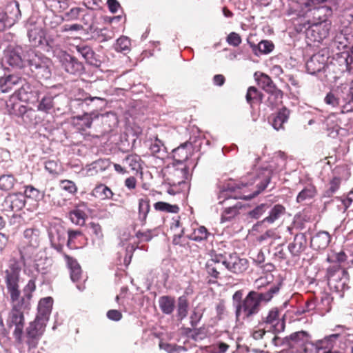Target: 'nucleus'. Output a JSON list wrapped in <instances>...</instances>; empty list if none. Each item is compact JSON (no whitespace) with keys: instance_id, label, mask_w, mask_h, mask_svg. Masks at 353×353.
<instances>
[{"instance_id":"79ce46f5","label":"nucleus","mask_w":353,"mask_h":353,"mask_svg":"<svg viewBox=\"0 0 353 353\" xmlns=\"http://www.w3.org/2000/svg\"><path fill=\"white\" fill-rule=\"evenodd\" d=\"M332 298L327 293L323 294L321 298L320 301L317 303V312L321 314L328 312L331 310V303Z\"/></svg>"},{"instance_id":"a211bd4d","label":"nucleus","mask_w":353,"mask_h":353,"mask_svg":"<svg viewBox=\"0 0 353 353\" xmlns=\"http://www.w3.org/2000/svg\"><path fill=\"white\" fill-rule=\"evenodd\" d=\"M88 205L85 203L78 204L74 209L69 212L70 221L77 225L82 226L85 224L87 218Z\"/></svg>"},{"instance_id":"e2e57ef3","label":"nucleus","mask_w":353,"mask_h":353,"mask_svg":"<svg viewBox=\"0 0 353 353\" xmlns=\"http://www.w3.org/2000/svg\"><path fill=\"white\" fill-rule=\"evenodd\" d=\"M23 197L40 199V192L32 186H27L23 192Z\"/></svg>"},{"instance_id":"cd10ccee","label":"nucleus","mask_w":353,"mask_h":353,"mask_svg":"<svg viewBox=\"0 0 353 353\" xmlns=\"http://www.w3.org/2000/svg\"><path fill=\"white\" fill-rule=\"evenodd\" d=\"M305 248L306 238L302 233L296 234L293 242L288 245V250L292 256H299Z\"/></svg>"},{"instance_id":"09e8293b","label":"nucleus","mask_w":353,"mask_h":353,"mask_svg":"<svg viewBox=\"0 0 353 353\" xmlns=\"http://www.w3.org/2000/svg\"><path fill=\"white\" fill-rule=\"evenodd\" d=\"M74 48L77 52L81 54L83 58L87 61L92 63L91 60L93 58L94 52L89 46L81 43L76 46Z\"/></svg>"},{"instance_id":"bf43d9fd","label":"nucleus","mask_w":353,"mask_h":353,"mask_svg":"<svg viewBox=\"0 0 353 353\" xmlns=\"http://www.w3.org/2000/svg\"><path fill=\"white\" fill-rule=\"evenodd\" d=\"M21 193L15 194L10 196V207L14 212L22 210V201L20 199Z\"/></svg>"},{"instance_id":"a19ab883","label":"nucleus","mask_w":353,"mask_h":353,"mask_svg":"<svg viewBox=\"0 0 353 353\" xmlns=\"http://www.w3.org/2000/svg\"><path fill=\"white\" fill-rule=\"evenodd\" d=\"M28 37L32 45L37 46L41 43L43 32L41 28L34 26L28 30Z\"/></svg>"},{"instance_id":"0eeeda50","label":"nucleus","mask_w":353,"mask_h":353,"mask_svg":"<svg viewBox=\"0 0 353 353\" xmlns=\"http://www.w3.org/2000/svg\"><path fill=\"white\" fill-rule=\"evenodd\" d=\"M163 174L165 181L174 186L185 184L188 178V170L185 164L170 163L163 170Z\"/></svg>"},{"instance_id":"3c124183","label":"nucleus","mask_w":353,"mask_h":353,"mask_svg":"<svg viewBox=\"0 0 353 353\" xmlns=\"http://www.w3.org/2000/svg\"><path fill=\"white\" fill-rule=\"evenodd\" d=\"M48 6L55 12H61L68 7L66 0H48Z\"/></svg>"},{"instance_id":"58836bf2","label":"nucleus","mask_w":353,"mask_h":353,"mask_svg":"<svg viewBox=\"0 0 353 353\" xmlns=\"http://www.w3.org/2000/svg\"><path fill=\"white\" fill-rule=\"evenodd\" d=\"M316 190L313 185H308L303 188L296 196V202L302 203L311 201L316 195Z\"/></svg>"},{"instance_id":"8fccbe9b","label":"nucleus","mask_w":353,"mask_h":353,"mask_svg":"<svg viewBox=\"0 0 353 353\" xmlns=\"http://www.w3.org/2000/svg\"><path fill=\"white\" fill-rule=\"evenodd\" d=\"M261 94L255 87H250L246 94V101L251 105L261 101Z\"/></svg>"},{"instance_id":"dca6fc26","label":"nucleus","mask_w":353,"mask_h":353,"mask_svg":"<svg viewBox=\"0 0 353 353\" xmlns=\"http://www.w3.org/2000/svg\"><path fill=\"white\" fill-rule=\"evenodd\" d=\"M208 274L214 279H218L221 272L225 270L223 256L216 255L208 260L205 265Z\"/></svg>"},{"instance_id":"f03ea898","label":"nucleus","mask_w":353,"mask_h":353,"mask_svg":"<svg viewBox=\"0 0 353 353\" xmlns=\"http://www.w3.org/2000/svg\"><path fill=\"white\" fill-rule=\"evenodd\" d=\"M330 10L324 6L308 8L305 14L300 17L298 23L299 30L305 31L306 37L310 41L321 42L327 37L332 23L327 19L326 13Z\"/></svg>"},{"instance_id":"412c9836","label":"nucleus","mask_w":353,"mask_h":353,"mask_svg":"<svg viewBox=\"0 0 353 353\" xmlns=\"http://www.w3.org/2000/svg\"><path fill=\"white\" fill-rule=\"evenodd\" d=\"M110 165V162L107 159H99L87 165L83 169L86 176H94L99 172L105 171Z\"/></svg>"},{"instance_id":"ea45409f","label":"nucleus","mask_w":353,"mask_h":353,"mask_svg":"<svg viewBox=\"0 0 353 353\" xmlns=\"http://www.w3.org/2000/svg\"><path fill=\"white\" fill-rule=\"evenodd\" d=\"M21 78L13 74L0 78V90L7 92L12 89V85L17 84Z\"/></svg>"},{"instance_id":"20e7f679","label":"nucleus","mask_w":353,"mask_h":353,"mask_svg":"<svg viewBox=\"0 0 353 353\" xmlns=\"http://www.w3.org/2000/svg\"><path fill=\"white\" fill-rule=\"evenodd\" d=\"M272 175V170L271 166L257 168L256 165H254L251 172H249L247 175L241 178V183L243 187L254 186L251 189L252 193L243 196H237L236 195L234 196L243 198L244 200L252 199L267 188Z\"/></svg>"},{"instance_id":"a878e982","label":"nucleus","mask_w":353,"mask_h":353,"mask_svg":"<svg viewBox=\"0 0 353 353\" xmlns=\"http://www.w3.org/2000/svg\"><path fill=\"white\" fill-rule=\"evenodd\" d=\"M7 106L10 108V113L20 116L22 112V97L21 88L15 90L10 96Z\"/></svg>"},{"instance_id":"49530a36","label":"nucleus","mask_w":353,"mask_h":353,"mask_svg":"<svg viewBox=\"0 0 353 353\" xmlns=\"http://www.w3.org/2000/svg\"><path fill=\"white\" fill-rule=\"evenodd\" d=\"M343 102L339 107V112L342 114L348 113L353 111V98L350 96L347 91L343 98Z\"/></svg>"},{"instance_id":"774afa93","label":"nucleus","mask_w":353,"mask_h":353,"mask_svg":"<svg viewBox=\"0 0 353 353\" xmlns=\"http://www.w3.org/2000/svg\"><path fill=\"white\" fill-rule=\"evenodd\" d=\"M315 310L317 311L316 301L315 299H310L305 302L303 309L302 310H299V313L304 314Z\"/></svg>"},{"instance_id":"bb28decb","label":"nucleus","mask_w":353,"mask_h":353,"mask_svg":"<svg viewBox=\"0 0 353 353\" xmlns=\"http://www.w3.org/2000/svg\"><path fill=\"white\" fill-rule=\"evenodd\" d=\"M330 235L327 232H319L311 238V246L314 250L325 249L330 242Z\"/></svg>"},{"instance_id":"b1692460","label":"nucleus","mask_w":353,"mask_h":353,"mask_svg":"<svg viewBox=\"0 0 353 353\" xmlns=\"http://www.w3.org/2000/svg\"><path fill=\"white\" fill-rule=\"evenodd\" d=\"M345 91L339 88L328 92L324 98V102L329 106L336 110L339 109Z\"/></svg>"},{"instance_id":"052dcab7","label":"nucleus","mask_w":353,"mask_h":353,"mask_svg":"<svg viewBox=\"0 0 353 353\" xmlns=\"http://www.w3.org/2000/svg\"><path fill=\"white\" fill-rule=\"evenodd\" d=\"M60 187L61 189L67 191L70 194H74L77 191L75 183L70 180H62L60 181Z\"/></svg>"},{"instance_id":"7c9ffc66","label":"nucleus","mask_w":353,"mask_h":353,"mask_svg":"<svg viewBox=\"0 0 353 353\" xmlns=\"http://www.w3.org/2000/svg\"><path fill=\"white\" fill-rule=\"evenodd\" d=\"M65 259L70 270V279L73 282L79 281L81 278L82 270L80 265L73 258L65 255Z\"/></svg>"},{"instance_id":"13d9d810","label":"nucleus","mask_w":353,"mask_h":353,"mask_svg":"<svg viewBox=\"0 0 353 353\" xmlns=\"http://www.w3.org/2000/svg\"><path fill=\"white\" fill-rule=\"evenodd\" d=\"M239 212V208L236 205L226 208L221 215V221H226L236 216Z\"/></svg>"},{"instance_id":"37998d69","label":"nucleus","mask_w":353,"mask_h":353,"mask_svg":"<svg viewBox=\"0 0 353 353\" xmlns=\"http://www.w3.org/2000/svg\"><path fill=\"white\" fill-rule=\"evenodd\" d=\"M159 307L161 311L167 314H171L174 308V299L164 296L159 299Z\"/></svg>"},{"instance_id":"338daca9","label":"nucleus","mask_w":353,"mask_h":353,"mask_svg":"<svg viewBox=\"0 0 353 353\" xmlns=\"http://www.w3.org/2000/svg\"><path fill=\"white\" fill-rule=\"evenodd\" d=\"M52 108V99L50 97H44L39 103L38 109L48 112Z\"/></svg>"},{"instance_id":"603ef678","label":"nucleus","mask_w":353,"mask_h":353,"mask_svg":"<svg viewBox=\"0 0 353 353\" xmlns=\"http://www.w3.org/2000/svg\"><path fill=\"white\" fill-rule=\"evenodd\" d=\"M130 40L127 37H121L117 40L114 49L117 52H126L130 50Z\"/></svg>"},{"instance_id":"393cba45","label":"nucleus","mask_w":353,"mask_h":353,"mask_svg":"<svg viewBox=\"0 0 353 353\" xmlns=\"http://www.w3.org/2000/svg\"><path fill=\"white\" fill-rule=\"evenodd\" d=\"M285 212L286 209L283 205L276 204L270 208L268 216L264 218L261 221L258 222L254 227L266 223L268 224H272L283 216Z\"/></svg>"},{"instance_id":"0e129e2a","label":"nucleus","mask_w":353,"mask_h":353,"mask_svg":"<svg viewBox=\"0 0 353 353\" xmlns=\"http://www.w3.org/2000/svg\"><path fill=\"white\" fill-rule=\"evenodd\" d=\"M226 41L229 45L237 47L241 44L242 40L239 34L232 32L228 35Z\"/></svg>"},{"instance_id":"1a4fd4ad","label":"nucleus","mask_w":353,"mask_h":353,"mask_svg":"<svg viewBox=\"0 0 353 353\" xmlns=\"http://www.w3.org/2000/svg\"><path fill=\"white\" fill-rule=\"evenodd\" d=\"M328 59L329 56L326 50H321L313 54L306 62L307 72L311 74H315L323 70L325 72H330L335 63L332 62L330 65H328Z\"/></svg>"},{"instance_id":"de8ad7c7","label":"nucleus","mask_w":353,"mask_h":353,"mask_svg":"<svg viewBox=\"0 0 353 353\" xmlns=\"http://www.w3.org/2000/svg\"><path fill=\"white\" fill-rule=\"evenodd\" d=\"M154 208L156 210L158 211L174 214L178 213L179 211V207L177 205H171L163 201L155 203Z\"/></svg>"},{"instance_id":"9d476101","label":"nucleus","mask_w":353,"mask_h":353,"mask_svg":"<svg viewBox=\"0 0 353 353\" xmlns=\"http://www.w3.org/2000/svg\"><path fill=\"white\" fill-rule=\"evenodd\" d=\"M53 54L54 57L59 61L61 67L66 72L71 74L79 75L83 72V64L65 51L55 49L53 50Z\"/></svg>"},{"instance_id":"680f3d73","label":"nucleus","mask_w":353,"mask_h":353,"mask_svg":"<svg viewBox=\"0 0 353 353\" xmlns=\"http://www.w3.org/2000/svg\"><path fill=\"white\" fill-rule=\"evenodd\" d=\"M97 194H99L103 199H110L113 195L111 190L105 185H99L94 189Z\"/></svg>"},{"instance_id":"864d4df0","label":"nucleus","mask_w":353,"mask_h":353,"mask_svg":"<svg viewBox=\"0 0 353 353\" xmlns=\"http://www.w3.org/2000/svg\"><path fill=\"white\" fill-rule=\"evenodd\" d=\"M270 205L261 203L248 212V216L254 219H259L268 209Z\"/></svg>"},{"instance_id":"f3484780","label":"nucleus","mask_w":353,"mask_h":353,"mask_svg":"<svg viewBox=\"0 0 353 353\" xmlns=\"http://www.w3.org/2000/svg\"><path fill=\"white\" fill-rule=\"evenodd\" d=\"M22 50L8 47L4 52L3 61L13 68H21L22 65Z\"/></svg>"},{"instance_id":"f704fd0d","label":"nucleus","mask_w":353,"mask_h":353,"mask_svg":"<svg viewBox=\"0 0 353 353\" xmlns=\"http://www.w3.org/2000/svg\"><path fill=\"white\" fill-rule=\"evenodd\" d=\"M150 150L152 154L159 159H164L167 155V149L161 140L156 137L151 142Z\"/></svg>"},{"instance_id":"2eb2a0df","label":"nucleus","mask_w":353,"mask_h":353,"mask_svg":"<svg viewBox=\"0 0 353 353\" xmlns=\"http://www.w3.org/2000/svg\"><path fill=\"white\" fill-rule=\"evenodd\" d=\"M242 188H243V187L241 185V181L239 183H236L234 181H230L227 183L223 184L222 185V187L220 188V192H219V196H218L219 199H223V200L220 201L219 203H221L222 202H224V200L228 199L230 198H233L235 199H241V197L239 198V197H236L234 196H235V195L237 196H244L245 194H237L236 193V191L237 189H241ZM241 199H244L241 198Z\"/></svg>"},{"instance_id":"6e6d98bb","label":"nucleus","mask_w":353,"mask_h":353,"mask_svg":"<svg viewBox=\"0 0 353 353\" xmlns=\"http://www.w3.org/2000/svg\"><path fill=\"white\" fill-rule=\"evenodd\" d=\"M14 179L11 175H3L0 177V189L7 191L12 188Z\"/></svg>"},{"instance_id":"4c0bfd02","label":"nucleus","mask_w":353,"mask_h":353,"mask_svg":"<svg viewBox=\"0 0 353 353\" xmlns=\"http://www.w3.org/2000/svg\"><path fill=\"white\" fill-rule=\"evenodd\" d=\"M289 114L290 111L287 108H284L280 110L271 121L272 127L276 130L283 128V125L288 121Z\"/></svg>"},{"instance_id":"2f4dec72","label":"nucleus","mask_w":353,"mask_h":353,"mask_svg":"<svg viewBox=\"0 0 353 353\" xmlns=\"http://www.w3.org/2000/svg\"><path fill=\"white\" fill-rule=\"evenodd\" d=\"M253 52L256 55L259 54H267L270 53L274 48V43L268 40H262L257 45L248 41Z\"/></svg>"},{"instance_id":"423d86ee","label":"nucleus","mask_w":353,"mask_h":353,"mask_svg":"<svg viewBox=\"0 0 353 353\" xmlns=\"http://www.w3.org/2000/svg\"><path fill=\"white\" fill-rule=\"evenodd\" d=\"M327 284L331 290L342 292L348 288L349 274L347 270L339 265L331 266L327 270Z\"/></svg>"},{"instance_id":"f257e3e1","label":"nucleus","mask_w":353,"mask_h":353,"mask_svg":"<svg viewBox=\"0 0 353 353\" xmlns=\"http://www.w3.org/2000/svg\"><path fill=\"white\" fill-rule=\"evenodd\" d=\"M21 270L19 262L16 260H10L8 268L4 271L3 276L12 306L8 324L10 328L14 327L13 334L15 339L19 343L22 338V299H20Z\"/></svg>"},{"instance_id":"72a5a7b5","label":"nucleus","mask_w":353,"mask_h":353,"mask_svg":"<svg viewBox=\"0 0 353 353\" xmlns=\"http://www.w3.org/2000/svg\"><path fill=\"white\" fill-rule=\"evenodd\" d=\"M39 232L38 230L27 229L23 232V244L27 247L35 248L38 247Z\"/></svg>"},{"instance_id":"6ab92c4d","label":"nucleus","mask_w":353,"mask_h":353,"mask_svg":"<svg viewBox=\"0 0 353 353\" xmlns=\"http://www.w3.org/2000/svg\"><path fill=\"white\" fill-rule=\"evenodd\" d=\"M351 43V37L347 33V30H343L336 32L332 41L331 47L336 48L339 51L347 50L349 45Z\"/></svg>"},{"instance_id":"c85d7f7f","label":"nucleus","mask_w":353,"mask_h":353,"mask_svg":"<svg viewBox=\"0 0 353 353\" xmlns=\"http://www.w3.org/2000/svg\"><path fill=\"white\" fill-rule=\"evenodd\" d=\"M325 128L327 132L328 136L335 138L342 128L340 127L338 118L336 114H330L324 121Z\"/></svg>"},{"instance_id":"ddd939ff","label":"nucleus","mask_w":353,"mask_h":353,"mask_svg":"<svg viewBox=\"0 0 353 353\" xmlns=\"http://www.w3.org/2000/svg\"><path fill=\"white\" fill-rule=\"evenodd\" d=\"M288 339L290 346L300 347V350H305V347L313 349V343L311 342V337L305 331L294 332L288 337Z\"/></svg>"},{"instance_id":"6e6552de","label":"nucleus","mask_w":353,"mask_h":353,"mask_svg":"<svg viewBox=\"0 0 353 353\" xmlns=\"http://www.w3.org/2000/svg\"><path fill=\"white\" fill-rule=\"evenodd\" d=\"M350 176V169L346 165L336 166L332 171V176L325 186L324 197H331L339 189L343 181H346Z\"/></svg>"},{"instance_id":"5fc2aeb1","label":"nucleus","mask_w":353,"mask_h":353,"mask_svg":"<svg viewBox=\"0 0 353 353\" xmlns=\"http://www.w3.org/2000/svg\"><path fill=\"white\" fill-rule=\"evenodd\" d=\"M49 237L51 241H59L63 235V229L61 225L51 226L48 230Z\"/></svg>"},{"instance_id":"e433bc0d","label":"nucleus","mask_w":353,"mask_h":353,"mask_svg":"<svg viewBox=\"0 0 353 353\" xmlns=\"http://www.w3.org/2000/svg\"><path fill=\"white\" fill-rule=\"evenodd\" d=\"M211 234L208 231L205 227L201 225H196L193 228L192 232L188 234V237L194 241L201 242L207 240Z\"/></svg>"},{"instance_id":"a18cd8bd","label":"nucleus","mask_w":353,"mask_h":353,"mask_svg":"<svg viewBox=\"0 0 353 353\" xmlns=\"http://www.w3.org/2000/svg\"><path fill=\"white\" fill-rule=\"evenodd\" d=\"M141 158L136 154H132L126 157L123 163L130 168L132 170L138 171L141 168Z\"/></svg>"},{"instance_id":"c756f323","label":"nucleus","mask_w":353,"mask_h":353,"mask_svg":"<svg viewBox=\"0 0 353 353\" xmlns=\"http://www.w3.org/2000/svg\"><path fill=\"white\" fill-rule=\"evenodd\" d=\"M340 334L336 333L325 336L324 339L318 340L313 343V347L316 349V353L318 350H327L332 349L336 340L339 337Z\"/></svg>"},{"instance_id":"f8f14e48","label":"nucleus","mask_w":353,"mask_h":353,"mask_svg":"<svg viewBox=\"0 0 353 353\" xmlns=\"http://www.w3.org/2000/svg\"><path fill=\"white\" fill-rule=\"evenodd\" d=\"M223 263L225 270L235 274L242 273L248 268L247 259L240 258L235 253L229 254L228 257L223 256Z\"/></svg>"},{"instance_id":"4d7b16f0","label":"nucleus","mask_w":353,"mask_h":353,"mask_svg":"<svg viewBox=\"0 0 353 353\" xmlns=\"http://www.w3.org/2000/svg\"><path fill=\"white\" fill-rule=\"evenodd\" d=\"M260 83L261 84L263 88L267 92H273L275 89L273 81L270 77L266 74H263L261 75L260 79Z\"/></svg>"},{"instance_id":"4be33fe9","label":"nucleus","mask_w":353,"mask_h":353,"mask_svg":"<svg viewBox=\"0 0 353 353\" xmlns=\"http://www.w3.org/2000/svg\"><path fill=\"white\" fill-rule=\"evenodd\" d=\"M53 299L51 297L41 299L38 304L37 319L48 323L52 307Z\"/></svg>"},{"instance_id":"4468645a","label":"nucleus","mask_w":353,"mask_h":353,"mask_svg":"<svg viewBox=\"0 0 353 353\" xmlns=\"http://www.w3.org/2000/svg\"><path fill=\"white\" fill-rule=\"evenodd\" d=\"M242 188H243V187L241 185V181L239 183H236L234 181H230L227 183L223 184L222 185V187L220 188V192H219V196H218L219 199H223V200L220 201L219 203H221L222 202H224V200L228 199L230 198H233L235 199H241V197L239 198V197H236L234 196H235V195L237 196H244L245 194H237L236 193V191L237 189H241ZM241 199H244L241 198Z\"/></svg>"},{"instance_id":"c03bdc74","label":"nucleus","mask_w":353,"mask_h":353,"mask_svg":"<svg viewBox=\"0 0 353 353\" xmlns=\"http://www.w3.org/2000/svg\"><path fill=\"white\" fill-rule=\"evenodd\" d=\"M349 59L352 61V57L350 56L349 52L347 50L339 51V52H336L334 57H333V60L336 62L339 65L347 68L349 64Z\"/></svg>"},{"instance_id":"9b49d317","label":"nucleus","mask_w":353,"mask_h":353,"mask_svg":"<svg viewBox=\"0 0 353 353\" xmlns=\"http://www.w3.org/2000/svg\"><path fill=\"white\" fill-rule=\"evenodd\" d=\"M47 323L35 318L34 321L30 323L26 328V343L30 348L36 347L39 341L43 335Z\"/></svg>"},{"instance_id":"7ed1b4c3","label":"nucleus","mask_w":353,"mask_h":353,"mask_svg":"<svg viewBox=\"0 0 353 353\" xmlns=\"http://www.w3.org/2000/svg\"><path fill=\"white\" fill-rule=\"evenodd\" d=\"M279 292L276 285H271L265 292L250 291L246 296L236 306L237 320L250 321L261 310L262 305L270 302L274 296Z\"/></svg>"},{"instance_id":"aec40b11","label":"nucleus","mask_w":353,"mask_h":353,"mask_svg":"<svg viewBox=\"0 0 353 353\" xmlns=\"http://www.w3.org/2000/svg\"><path fill=\"white\" fill-rule=\"evenodd\" d=\"M192 151V145L186 142L172 150L173 163L176 164H185Z\"/></svg>"},{"instance_id":"39448f33","label":"nucleus","mask_w":353,"mask_h":353,"mask_svg":"<svg viewBox=\"0 0 353 353\" xmlns=\"http://www.w3.org/2000/svg\"><path fill=\"white\" fill-rule=\"evenodd\" d=\"M52 61L41 54L33 51L28 53V58L23 60V72L39 79H48L51 77Z\"/></svg>"},{"instance_id":"473e14b6","label":"nucleus","mask_w":353,"mask_h":353,"mask_svg":"<svg viewBox=\"0 0 353 353\" xmlns=\"http://www.w3.org/2000/svg\"><path fill=\"white\" fill-rule=\"evenodd\" d=\"M150 210V200L145 196L139 199L138 202V221H140L141 225H144L146 223L148 214Z\"/></svg>"},{"instance_id":"69168bd1","label":"nucleus","mask_w":353,"mask_h":353,"mask_svg":"<svg viewBox=\"0 0 353 353\" xmlns=\"http://www.w3.org/2000/svg\"><path fill=\"white\" fill-rule=\"evenodd\" d=\"M159 347L168 353H179V351L182 349L181 347L177 346L175 344L168 343H160Z\"/></svg>"},{"instance_id":"c9c22d12","label":"nucleus","mask_w":353,"mask_h":353,"mask_svg":"<svg viewBox=\"0 0 353 353\" xmlns=\"http://www.w3.org/2000/svg\"><path fill=\"white\" fill-rule=\"evenodd\" d=\"M93 119L92 115L88 113H85L83 115H78L73 118V123L79 130H85L90 128Z\"/></svg>"},{"instance_id":"5701e85b","label":"nucleus","mask_w":353,"mask_h":353,"mask_svg":"<svg viewBox=\"0 0 353 353\" xmlns=\"http://www.w3.org/2000/svg\"><path fill=\"white\" fill-rule=\"evenodd\" d=\"M262 321L265 323L272 325L275 332L283 331L285 328L284 322L280 321L279 310L276 307L271 309L267 316L262 318Z\"/></svg>"}]
</instances>
